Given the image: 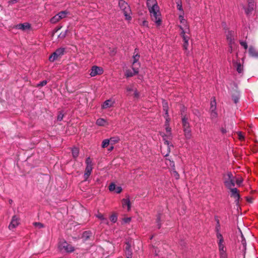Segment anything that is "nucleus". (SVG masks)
Returning <instances> with one entry per match:
<instances>
[{"mask_svg": "<svg viewBox=\"0 0 258 258\" xmlns=\"http://www.w3.org/2000/svg\"><path fill=\"white\" fill-rule=\"evenodd\" d=\"M183 132L184 136L186 139H190L191 138L192 135L190 128L183 130Z\"/></svg>", "mask_w": 258, "mask_h": 258, "instance_id": "cd10ccee", "label": "nucleus"}, {"mask_svg": "<svg viewBox=\"0 0 258 258\" xmlns=\"http://www.w3.org/2000/svg\"><path fill=\"white\" fill-rule=\"evenodd\" d=\"M117 217L115 214H112L110 217V220L113 222L115 223L117 221Z\"/></svg>", "mask_w": 258, "mask_h": 258, "instance_id": "58836bf2", "label": "nucleus"}, {"mask_svg": "<svg viewBox=\"0 0 258 258\" xmlns=\"http://www.w3.org/2000/svg\"><path fill=\"white\" fill-rule=\"evenodd\" d=\"M219 251L226 250L225 244H218Z\"/></svg>", "mask_w": 258, "mask_h": 258, "instance_id": "37998d69", "label": "nucleus"}, {"mask_svg": "<svg viewBox=\"0 0 258 258\" xmlns=\"http://www.w3.org/2000/svg\"><path fill=\"white\" fill-rule=\"evenodd\" d=\"M64 52V48H59L57 49L55 51H54L53 53L51 54L49 57V60L51 62H53L54 60H56L58 58L62 56Z\"/></svg>", "mask_w": 258, "mask_h": 258, "instance_id": "0eeeda50", "label": "nucleus"}, {"mask_svg": "<svg viewBox=\"0 0 258 258\" xmlns=\"http://www.w3.org/2000/svg\"><path fill=\"white\" fill-rule=\"evenodd\" d=\"M110 141L109 139H105L102 142L101 146L103 148H106L110 143Z\"/></svg>", "mask_w": 258, "mask_h": 258, "instance_id": "f704fd0d", "label": "nucleus"}, {"mask_svg": "<svg viewBox=\"0 0 258 258\" xmlns=\"http://www.w3.org/2000/svg\"><path fill=\"white\" fill-rule=\"evenodd\" d=\"M224 183L228 188H231L235 185V179L231 172H227L223 176Z\"/></svg>", "mask_w": 258, "mask_h": 258, "instance_id": "39448f33", "label": "nucleus"}, {"mask_svg": "<svg viewBox=\"0 0 258 258\" xmlns=\"http://www.w3.org/2000/svg\"><path fill=\"white\" fill-rule=\"evenodd\" d=\"M137 52V49H135V52H134V54L133 56V66L134 67H138V64H140L139 62H138V60L140 58V55L137 52L136 54L135 53ZM140 66V64H139Z\"/></svg>", "mask_w": 258, "mask_h": 258, "instance_id": "4be33fe9", "label": "nucleus"}, {"mask_svg": "<svg viewBox=\"0 0 258 258\" xmlns=\"http://www.w3.org/2000/svg\"><path fill=\"white\" fill-rule=\"evenodd\" d=\"M147 6L150 13L151 20L155 22L157 26L162 23L161 13L156 0H147Z\"/></svg>", "mask_w": 258, "mask_h": 258, "instance_id": "f03ea898", "label": "nucleus"}, {"mask_svg": "<svg viewBox=\"0 0 258 258\" xmlns=\"http://www.w3.org/2000/svg\"><path fill=\"white\" fill-rule=\"evenodd\" d=\"M236 70L239 73H241L243 71V67L241 66L240 62L236 63Z\"/></svg>", "mask_w": 258, "mask_h": 258, "instance_id": "e433bc0d", "label": "nucleus"}, {"mask_svg": "<svg viewBox=\"0 0 258 258\" xmlns=\"http://www.w3.org/2000/svg\"><path fill=\"white\" fill-rule=\"evenodd\" d=\"M231 192V197L234 198L236 202L239 201L240 196L236 188H230Z\"/></svg>", "mask_w": 258, "mask_h": 258, "instance_id": "6ab92c4d", "label": "nucleus"}, {"mask_svg": "<svg viewBox=\"0 0 258 258\" xmlns=\"http://www.w3.org/2000/svg\"><path fill=\"white\" fill-rule=\"evenodd\" d=\"M31 27L30 24L28 23H24L23 24H19L15 26V28L22 30L23 31H25L27 30L30 29Z\"/></svg>", "mask_w": 258, "mask_h": 258, "instance_id": "f3484780", "label": "nucleus"}, {"mask_svg": "<svg viewBox=\"0 0 258 258\" xmlns=\"http://www.w3.org/2000/svg\"><path fill=\"white\" fill-rule=\"evenodd\" d=\"M227 39L229 42L230 47L232 49L233 45L234 44V32L229 31L226 35Z\"/></svg>", "mask_w": 258, "mask_h": 258, "instance_id": "4468645a", "label": "nucleus"}, {"mask_svg": "<svg viewBox=\"0 0 258 258\" xmlns=\"http://www.w3.org/2000/svg\"><path fill=\"white\" fill-rule=\"evenodd\" d=\"M131 218H127L124 220V221L125 222H128L131 221Z\"/></svg>", "mask_w": 258, "mask_h": 258, "instance_id": "13d9d810", "label": "nucleus"}, {"mask_svg": "<svg viewBox=\"0 0 258 258\" xmlns=\"http://www.w3.org/2000/svg\"><path fill=\"white\" fill-rule=\"evenodd\" d=\"M132 243L130 241H127L125 243L124 251L125 256L127 258H132V250L131 249Z\"/></svg>", "mask_w": 258, "mask_h": 258, "instance_id": "f8f14e48", "label": "nucleus"}, {"mask_svg": "<svg viewBox=\"0 0 258 258\" xmlns=\"http://www.w3.org/2000/svg\"><path fill=\"white\" fill-rule=\"evenodd\" d=\"M135 89L134 88L133 85H129L126 87V95L127 96L131 95V92H134Z\"/></svg>", "mask_w": 258, "mask_h": 258, "instance_id": "c756f323", "label": "nucleus"}, {"mask_svg": "<svg viewBox=\"0 0 258 258\" xmlns=\"http://www.w3.org/2000/svg\"><path fill=\"white\" fill-rule=\"evenodd\" d=\"M93 169L92 166H86L85 173L84 174V178L85 180H87L90 175Z\"/></svg>", "mask_w": 258, "mask_h": 258, "instance_id": "a211bd4d", "label": "nucleus"}, {"mask_svg": "<svg viewBox=\"0 0 258 258\" xmlns=\"http://www.w3.org/2000/svg\"><path fill=\"white\" fill-rule=\"evenodd\" d=\"M113 149V146L112 145V146L110 147V148L108 149V150H109V151H112Z\"/></svg>", "mask_w": 258, "mask_h": 258, "instance_id": "052dcab7", "label": "nucleus"}, {"mask_svg": "<svg viewBox=\"0 0 258 258\" xmlns=\"http://www.w3.org/2000/svg\"><path fill=\"white\" fill-rule=\"evenodd\" d=\"M172 175L176 179H178L179 178V175L178 172L175 170V168L172 169L171 170Z\"/></svg>", "mask_w": 258, "mask_h": 258, "instance_id": "473e14b6", "label": "nucleus"}, {"mask_svg": "<svg viewBox=\"0 0 258 258\" xmlns=\"http://www.w3.org/2000/svg\"><path fill=\"white\" fill-rule=\"evenodd\" d=\"M182 124L183 130L190 128L189 123L188 121V117L187 116H184L182 118Z\"/></svg>", "mask_w": 258, "mask_h": 258, "instance_id": "412c9836", "label": "nucleus"}, {"mask_svg": "<svg viewBox=\"0 0 258 258\" xmlns=\"http://www.w3.org/2000/svg\"><path fill=\"white\" fill-rule=\"evenodd\" d=\"M96 124L100 126H105L108 125L109 123L107 120L103 118H99L97 119L96 121Z\"/></svg>", "mask_w": 258, "mask_h": 258, "instance_id": "aec40b11", "label": "nucleus"}, {"mask_svg": "<svg viewBox=\"0 0 258 258\" xmlns=\"http://www.w3.org/2000/svg\"><path fill=\"white\" fill-rule=\"evenodd\" d=\"M240 44L241 45V46H242L245 49H246L247 48V43L246 42H244V41H242V42H240Z\"/></svg>", "mask_w": 258, "mask_h": 258, "instance_id": "864d4df0", "label": "nucleus"}, {"mask_svg": "<svg viewBox=\"0 0 258 258\" xmlns=\"http://www.w3.org/2000/svg\"><path fill=\"white\" fill-rule=\"evenodd\" d=\"M166 164L167 165L171 167L172 169L175 168L174 162L169 159H166Z\"/></svg>", "mask_w": 258, "mask_h": 258, "instance_id": "c9c22d12", "label": "nucleus"}, {"mask_svg": "<svg viewBox=\"0 0 258 258\" xmlns=\"http://www.w3.org/2000/svg\"><path fill=\"white\" fill-rule=\"evenodd\" d=\"M90 236V233L88 231H85L83 234V238L87 239Z\"/></svg>", "mask_w": 258, "mask_h": 258, "instance_id": "c03bdc74", "label": "nucleus"}, {"mask_svg": "<svg viewBox=\"0 0 258 258\" xmlns=\"http://www.w3.org/2000/svg\"><path fill=\"white\" fill-rule=\"evenodd\" d=\"M118 5L121 11L123 12L125 20L130 21L132 19L131 16L132 12L128 5L123 0H120Z\"/></svg>", "mask_w": 258, "mask_h": 258, "instance_id": "20e7f679", "label": "nucleus"}, {"mask_svg": "<svg viewBox=\"0 0 258 258\" xmlns=\"http://www.w3.org/2000/svg\"><path fill=\"white\" fill-rule=\"evenodd\" d=\"M241 244H242L243 245V249H245L246 248V240L245 239V238H244L243 237V235L242 234H241Z\"/></svg>", "mask_w": 258, "mask_h": 258, "instance_id": "a19ab883", "label": "nucleus"}, {"mask_svg": "<svg viewBox=\"0 0 258 258\" xmlns=\"http://www.w3.org/2000/svg\"><path fill=\"white\" fill-rule=\"evenodd\" d=\"M58 247L60 251L67 252H72L75 250L73 246L64 240H61L59 241Z\"/></svg>", "mask_w": 258, "mask_h": 258, "instance_id": "423d86ee", "label": "nucleus"}, {"mask_svg": "<svg viewBox=\"0 0 258 258\" xmlns=\"http://www.w3.org/2000/svg\"><path fill=\"white\" fill-rule=\"evenodd\" d=\"M63 117V114L61 113H59L57 115V120L61 121Z\"/></svg>", "mask_w": 258, "mask_h": 258, "instance_id": "603ef678", "label": "nucleus"}, {"mask_svg": "<svg viewBox=\"0 0 258 258\" xmlns=\"http://www.w3.org/2000/svg\"><path fill=\"white\" fill-rule=\"evenodd\" d=\"M216 237H217V243H218V244H225L223 236L222 235V234L220 233V232H218L217 233Z\"/></svg>", "mask_w": 258, "mask_h": 258, "instance_id": "393cba45", "label": "nucleus"}, {"mask_svg": "<svg viewBox=\"0 0 258 258\" xmlns=\"http://www.w3.org/2000/svg\"><path fill=\"white\" fill-rule=\"evenodd\" d=\"M140 25L144 27H148V22L146 20H143L140 23Z\"/></svg>", "mask_w": 258, "mask_h": 258, "instance_id": "49530a36", "label": "nucleus"}, {"mask_svg": "<svg viewBox=\"0 0 258 258\" xmlns=\"http://www.w3.org/2000/svg\"><path fill=\"white\" fill-rule=\"evenodd\" d=\"M108 189L110 191H114L117 194H119L122 191V187L121 186H116L114 183H111L108 187Z\"/></svg>", "mask_w": 258, "mask_h": 258, "instance_id": "dca6fc26", "label": "nucleus"}, {"mask_svg": "<svg viewBox=\"0 0 258 258\" xmlns=\"http://www.w3.org/2000/svg\"><path fill=\"white\" fill-rule=\"evenodd\" d=\"M236 184L240 186L243 181V179L241 177L238 178L235 180Z\"/></svg>", "mask_w": 258, "mask_h": 258, "instance_id": "a18cd8bd", "label": "nucleus"}, {"mask_svg": "<svg viewBox=\"0 0 258 258\" xmlns=\"http://www.w3.org/2000/svg\"><path fill=\"white\" fill-rule=\"evenodd\" d=\"M110 142V143L111 145H113L117 143H118L119 141V138L118 137H111L109 139Z\"/></svg>", "mask_w": 258, "mask_h": 258, "instance_id": "2f4dec72", "label": "nucleus"}, {"mask_svg": "<svg viewBox=\"0 0 258 258\" xmlns=\"http://www.w3.org/2000/svg\"><path fill=\"white\" fill-rule=\"evenodd\" d=\"M179 20L180 24L178 27L180 30V35L190 34L189 26L182 15H179Z\"/></svg>", "mask_w": 258, "mask_h": 258, "instance_id": "7ed1b4c3", "label": "nucleus"}, {"mask_svg": "<svg viewBox=\"0 0 258 258\" xmlns=\"http://www.w3.org/2000/svg\"><path fill=\"white\" fill-rule=\"evenodd\" d=\"M69 14V12L67 11H61L57 14V15L60 18V20H61L64 18H66L67 15Z\"/></svg>", "mask_w": 258, "mask_h": 258, "instance_id": "c85d7f7f", "label": "nucleus"}, {"mask_svg": "<svg viewBox=\"0 0 258 258\" xmlns=\"http://www.w3.org/2000/svg\"><path fill=\"white\" fill-rule=\"evenodd\" d=\"M33 225L35 227L38 228L39 229L44 227L43 224L40 222H34L33 223Z\"/></svg>", "mask_w": 258, "mask_h": 258, "instance_id": "ea45409f", "label": "nucleus"}, {"mask_svg": "<svg viewBox=\"0 0 258 258\" xmlns=\"http://www.w3.org/2000/svg\"><path fill=\"white\" fill-rule=\"evenodd\" d=\"M20 224V218L14 215L13 216L10 224L9 225V228L10 230H13L16 228Z\"/></svg>", "mask_w": 258, "mask_h": 258, "instance_id": "9d476101", "label": "nucleus"}, {"mask_svg": "<svg viewBox=\"0 0 258 258\" xmlns=\"http://www.w3.org/2000/svg\"><path fill=\"white\" fill-rule=\"evenodd\" d=\"M72 155H73V157L74 158H76L79 155V149L78 148L74 147L72 149Z\"/></svg>", "mask_w": 258, "mask_h": 258, "instance_id": "7c9ffc66", "label": "nucleus"}, {"mask_svg": "<svg viewBox=\"0 0 258 258\" xmlns=\"http://www.w3.org/2000/svg\"><path fill=\"white\" fill-rule=\"evenodd\" d=\"M160 216L159 215L157 218V222L158 223V228H160V224H159V223L160 222Z\"/></svg>", "mask_w": 258, "mask_h": 258, "instance_id": "5fc2aeb1", "label": "nucleus"}, {"mask_svg": "<svg viewBox=\"0 0 258 258\" xmlns=\"http://www.w3.org/2000/svg\"><path fill=\"white\" fill-rule=\"evenodd\" d=\"M86 166H93L92 160L90 157L87 158L86 160Z\"/></svg>", "mask_w": 258, "mask_h": 258, "instance_id": "79ce46f5", "label": "nucleus"}, {"mask_svg": "<svg viewBox=\"0 0 258 258\" xmlns=\"http://www.w3.org/2000/svg\"><path fill=\"white\" fill-rule=\"evenodd\" d=\"M47 84V81H45V80H44L41 82H40L39 84H37V87H42V86H45V85H46Z\"/></svg>", "mask_w": 258, "mask_h": 258, "instance_id": "09e8293b", "label": "nucleus"}, {"mask_svg": "<svg viewBox=\"0 0 258 258\" xmlns=\"http://www.w3.org/2000/svg\"><path fill=\"white\" fill-rule=\"evenodd\" d=\"M216 106H210L211 116L212 118H215L217 116V113L216 112Z\"/></svg>", "mask_w": 258, "mask_h": 258, "instance_id": "bb28decb", "label": "nucleus"}, {"mask_svg": "<svg viewBox=\"0 0 258 258\" xmlns=\"http://www.w3.org/2000/svg\"><path fill=\"white\" fill-rule=\"evenodd\" d=\"M114 103L115 101L113 99H108L103 103V104L101 105V107L104 109L110 108L114 105Z\"/></svg>", "mask_w": 258, "mask_h": 258, "instance_id": "2eb2a0df", "label": "nucleus"}, {"mask_svg": "<svg viewBox=\"0 0 258 258\" xmlns=\"http://www.w3.org/2000/svg\"><path fill=\"white\" fill-rule=\"evenodd\" d=\"M237 135H238V139L240 140H244V135H243V134L242 133V132H239L237 133Z\"/></svg>", "mask_w": 258, "mask_h": 258, "instance_id": "de8ad7c7", "label": "nucleus"}, {"mask_svg": "<svg viewBox=\"0 0 258 258\" xmlns=\"http://www.w3.org/2000/svg\"><path fill=\"white\" fill-rule=\"evenodd\" d=\"M190 34H181L180 35L183 40V48L184 50H187L189 45V40L190 39Z\"/></svg>", "mask_w": 258, "mask_h": 258, "instance_id": "9b49d317", "label": "nucleus"}, {"mask_svg": "<svg viewBox=\"0 0 258 258\" xmlns=\"http://www.w3.org/2000/svg\"><path fill=\"white\" fill-rule=\"evenodd\" d=\"M103 73L102 68L96 66H93L90 70V75L91 77H95L97 75H100Z\"/></svg>", "mask_w": 258, "mask_h": 258, "instance_id": "6e6552de", "label": "nucleus"}, {"mask_svg": "<svg viewBox=\"0 0 258 258\" xmlns=\"http://www.w3.org/2000/svg\"><path fill=\"white\" fill-rule=\"evenodd\" d=\"M163 110L165 111V122L164 125V128L165 132L162 131L160 133V135L162 137L163 140L164 141L165 145L166 146L167 151L166 153L163 152L162 154L167 156L169 152H170V147H172V145L170 142V140L172 138V135L171 133V128L169 126V123L170 119L169 117L168 113V106L167 103L165 101L163 102Z\"/></svg>", "mask_w": 258, "mask_h": 258, "instance_id": "f257e3e1", "label": "nucleus"}, {"mask_svg": "<svg viewBox=\"0 0 258 258\" xmlns=\"http://www.w3.org/2000/svg\"><path fill=\"white\" fill-rule=\"evenodd\" d=\"M210 106H216V99L215 97H213L210 103Z\"/></svg>", "mask_w": 258, "mask_h": 258, "instance_id": "3c124183", "label": "nucleus"}, {"mask_svg": "<svg viewBox=\"0 0 258 258\" xmlns=\"http://www.w3.org/2000/svg\"><path fill=\"white\" fill-rule=\"evenodd\" d=\"M217 223H218V225L216 226V233L218 232H220L219 231V229H220V225H219V221H218L217 222Z\"/></svg>", "mask_w": 258, "mask_h": 258, "instance_id": "6e6d98bb", "label": "nucleus"}, {"mask_svg": "<svg viewBox=\"0 0 258 258\" xmlns=\"http://www.w3.org/2000/svg\"><path fill=\"white\" fill-rule=\"evenodd\" d=\"M139 68L140 65L139 63L138 64V67L132 66V70L128 69L126 70L125 72V76L126 77H131L136 75L139 72Z\"/></svg>", "mask_w": 258, "mask_h": 258, "instance_id": "1a4fd4ad", "label": "nucleus"}, {"mask_svg": "<svg viewBox=\"0 0 258 258\" xmlns=\"http://www.w3.org/2000/svg\"><path fill=\"white\" fill-rule=\"evenodd\" d=\"M249 55L253 57H258V50L255 49L254 47L250 46L249 48Z\"/></svg>", "mask_w": 258, "mask_h": 258, "instance_id": "5701e85b", "label": "nucleus"}, {"mask_svg": "<svg viewBox=\"0 0 258 258\" xmlns=\"http://www.w3.org/2000/svg\"><path fill=\"white\" fill-rule=\"evenodd\" d=\"M176 5L177 10L180 12L179 15H182V16H183L184 12L182 9L181 1L180 0L177 1L176 2Z\"/></svg>", "mask_w": 258, "mask_h": 258, "instance_id": "a878e982", "label": "nucleus"}, {"mask_svg": "<svg viewBox=\"0 0 258 258\" xmlns=\"http://www.w3.org/2000/svg\"><path fill=\"white\" fill-rule=\"evenodd\" d=\"M122 207L124 209H126L127 211H130L131 209V203L129 197L123 199L121 200Z\"/></svg>", "mask_w": 258, "mask_h": 258, "instance_id": "ddd939ff", "label": "nucleus"}, {"mask_svg": "<svg viewBox=\"0 0 258 258\" xmlns=\"http://www.w3.org/2000/svg\"><path fill=\"white\" fill-rule=\"evenodd\" d=\"M220 258H228L226 250L219 251Z\"/></svg>", "mask_w": 258, "mask_h": 258, "instance_id": "4c0bfd02", "label": "nucleus"}, {"mask_svg": "<svg viewBox=\"0 0 258 258\" xmlns=\"http://www.w3.org/2000/svg\"><path fill=\"white\" fill-rule=\"evenodd\" d=\"M60 20V18H59L58 16L57 15V14H56L50 19V22L51 23L55 24L59 21Z\"/></svg>", "mask_w": 258, "mask_h": 258, "instance_id": "72a5a7b5", "label": "nucleus"}, {"mask_svg": "<svg viewBox=\"0 0 258 258\" xmlns=\"http://www.w3.org/2000/svg\"><path fill=\"white\" fill-rule=\"evenodd\" d=\"M134 97L136 98H138L140 96L139 93L138 92L137 90L135 89V90L134 91Z\"/></svg>", "mask_w": 258, "mask_h": 258, "instance_id": "8fccbe9b", "label": "nucleus"}, {"mask_svg": "<svg viewBox=\"0 0 258 258\" xmlns=\"http://www.w3.org/2000/svg\"><path fill=\"white\" fill-rule=\"evenodd\" d=\"M96 217L102 221V223L108 224L109 222L107 219L104 217L103 215L100 212H98L96 215Z\"/></svg>", "mask_w": 258, "mask_h": 258, "instance_id": "b1692460", "label": "nucleus"}, {"mask_svg": "<svg viewBox=\"0 0 258 258\" xmlns=\"http://www.w3.org/2000/svg\"><path fill=\"white\" fill-rule=\"evenodd\" d=\"M233 99L234 102L235 103H236L238 101L239 98L238 97H236H236H233Z\"/></svg>", "mask_w": 258, "mask_h": 258, "instance_id": "4d7b16f0", "label": "nucleus"}, {"mask_svg": "<svg viewBox=\"0 0 258 258\" xmlns=\"http://www.w3.org/2000/svg\"><path fill=\"white\" fill-rule=\"evenodd\" d=\"M9 3H10V4L16 3H17V1L16 0H13V1H10Z\"/></svg>", "mask_w": 258, "mask_h": 258, "instance_id": "bf43d9fd", "label": "nucleus"}]
</instances>
